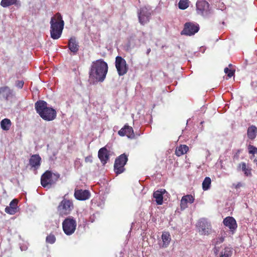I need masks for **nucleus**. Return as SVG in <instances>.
Wrapping results in <instances>:
<instances>
[{
	"label": "nucleus",
	"mask_w": 257,
	"mask_h": 257,
	"mask_svg": "<svg viewBox=\"0 0 257 257\" xmlns=\"http://www.w3.org/2000/svg\"><path fill=\"white\" fill-rule=\"evenodd\" d=\"M108 71V65L103 60L100 59L92 62L89 71V77H94L99 82L105 78Z\"/></svg>",
	"instance_id": "f257e3e1"
},
{
	"label": "nucleus",
	"mask_w": 257,
	"mask_h": 257,
	"mask_svg": "<svg viewBox=\"0 0 257 257\" xmlns=\"http://www.w3.org/2000/svg\"><path fill=\"white\" fill-rule=\"evenodd\" d=\"M35 107L37 113L45 120L51 121L56 117V110L52 107L48 106L47 103L44 100L37 101L35 103Z\"/></svg>",
	"instance_id": "f03ea898"
},
{
	"label": "nucleus",
	"mask_w": 257,
	"mask_h": 257,
	"mask_svg": "<svg viewBox=\"0 0 257 257\" xmlns=\"http://www.w3.org/2000/svg\"><path fill=\"white\" fill-rule=\"evenodd\" d=\"M50 35L53 39H58L61 36L64 22L60 13H57L50 21Z\"/></svg>",
	"instance_id": "7ed1b4c3"
},
{
	"label": "nucleus",
	"mask_w": 257,
	"mask_h": 257,
	"mask_svg": "<svg viewBox=\"0 0 257 257\" xmlns=\"http://www.w3.org/2000/svg\"><path fill=\"white\" fill-rule=\"evenodd\" d=\"M63 197L57 207V213L60 217H65L69 215L74 209V205L71 199Z\"/></svg>",
	"instance_id": "20e7f679"
},
{
	"label": "nucleus",
	"mask_w": 257,
	"mask_h": 257,
	"mask_svg": "<svg viewBox=\"0 0 257 257\" xmlns=\"http://www.w3.org/2000/svg\"><path fill=\"white\" fill-rule=\"evenodd\" d=\"M76 226V221L72 217H67L62 222L63 230L67 235H70L74 233Z\"/></svg>",
	"instance_id": "39448f33"
},
{
	"label": "nucleus",
	"mask_w": 257,
	"mask_h": 257,
	"mask_svg": "<svg viewBox=\"0 0 257 257\" xmlns=\"http://www.w3.org/2000/svg\"><path fill=\"white\" fill-rule=\"evenodd\" d=\"M128 161L127 156L123 154L115 159L114 164V171L116 175L123 173L124 170V166Z\"/></svg>",
	"instance_id": "423d86ee"
},
{
	"label": "nucleus",
	"mask_w": 257,
	"mask_h": 257,
	"mask_svg": "<svg viewBox=\"0 0 257 257\" xmlns=\"http://www.w3.org/2000/svg\"><path fill=\"white\" fill-rule=\"evenodd\" d=\"M115 66L119 76L125 75L128 70V66L126 61L121 56L116 57Z\"/></svg>",
	"instance_id": "0eeeda50"
},
{
	"label": "nucleus",
	"mask_w": 257,
	"mask_h": 257,
	"mask_svg": "<svg viewBox=\"0 0 257 257\" xmlns=\"http://www.w3.org/2000/svg\"><path fill=\"white\" fill-rule=\"evenodd\" d=\"M199 30V26L198 24L194 22H187L184 25L181 35L191 36L197 33Z\"/></svg>",
	"instance_id": "6e6552de"
},
{
	"label": "nucleus",
	"mask_w": 257,
	"mask_h": 257,
	"mask_svg": "<svg viewBox=\"0 0 257 257\" xmlns=\"http://www.w3.org/2000/svg\"><path fill=\"white\" fill-rule=\"evenodd\" d=\"M197 226L199 232L201 235H208L212 232L211 224L206 219H200L197 223Z\"/></svg>",
	"instance_id": "1a4fd4ad"
},
{
	"label": "nucleus",
	"mask_w": 257,
	"mask_h": 257,
	"mask_svg": "<svg viewBox=\"0 0 257 257\" xmlns=\"http://www.w3.org/2000/svg\"><path fill=\"white\" fill-rule=\"evenodd\" d=\"M138 14L139 21L141 25H144L149 22L151 14L150 10L146 7L141 8Z\"/></svg>",
	"instance_id": "9d476101"
},
{
	"label": "nucleus",
	"mask_w": 257,
	"mask_h": 257,
	"mask_svg": "<svg viewBox=\"0 0 257 257\" xmlns=\"http://www.w3.org/2000/svg\"><path fill=\"white\" fill-rule=\"evenodd\" d=\"M52 173L50 171H46L42 174L41 177V184L44 188H50L55 182L52 180Z\"/></svg>",
	"instance_id": "9b49d317"
},
{
	"label": "nucleus",
	"mask_w": 257,
	"mask_h": 257,
	"mask_svg": "<svg viewBox=\"0 0 257 257\" xmlns=\"http://www.w3.org/2000/svg\"><path fill=\"white\" fill-rule=\"evenodd\" d=\"M223 224L227 227L230 231L233 234L237 227V224L235 219L231 216L225 217L223 221Z\"/></svg>",
	"instance_id": "f8f14e48"
},
{
	"label": "nucleus",
	"mask_w": 257,
	"mask_h": 257,
	"mask_svg": "<svg viewBox=\"0 0 257 257\" xmlns=\"http://www.w3.org/2000/svg\"><path fill=\"white\" fill-rule=\"evenodd\" d=\"M118 134L121 137L126 136L127 138L131 139L135 138V135L133 127L127 124H125L124 126L118 132Z\"/></svg>",
	"instance_id": "ddd939ff"
},
{
	"label": "nucleus",
	"mask_w": 257,
	"mask_h": 257,
	"mask_svg": "<svg viewBox=\"0 0 257 257\" xmlns=\"http://www.w3.org/2000/svg\"><path fill=\"white\" fill-rule=\"evenodd\" d=\"M74 196L78 200H86L90 196V193L87 190L75 189Z\"/></svg>",
	"instance_id": "4468645a"
},
{
	"label": "nucleus",
	"mask_w": 257,
	"mask_h": 257,
	"mask_svg": "<svg viewBox=\"0 0 257 257\" xmlns=\"http://www.w3.org/2000/svg\"><path fill=\"white\" fill-rule=\"evenodd\" d=\"M209 5L206 1H198L196 3V11L198 14L203 15L209 10Z\"/></svg>",
	"instance_id": "2eb2a0df"
},
{
	"label": "nucleus",
	"mask_w": 257,
	"mask_h": 257,
	"mask_svg": "<svg viewBox=\"0 0 257 257\" xmlns=\"http://www.w3.org/2000/svg\"><path fill=\"white\" fill-rule=\"evenodd\" d=\"M98 157L101 163L104 165L109 159V151L105 147H103L98 151Z\"/></svg>",
	"instance_id": "dca6fc26"
},
{
	"label": "nucleus",
	"mask_w": 257,
	"mask_h": 257,
	"mask_svg": "<svg viewBox=\"0 0 257 257\" xmlns=\"http://www.w3.org/2000/svg\"><path fill=\"white\" fill-rule=\"evenodd\" d=\"M41 158L38 154L33 155L29 159V165L34 170H37L41 165Z\"/></svg>",
	"instance_id": "f3484780"
},
{
	"label": "nucleus",
	"mask_w": 257,
	"mask_h": 257,
	"mask_svg": "<svg viewBox=\"0 0 257 257\" xmlns=\"http://www.w3.org/2000/svg\"><path fill=\"white\" fill-rule=\"evenodd\" d=\"M18 200L17 199H13L10 203V206L6 207L5 211L6 213L13 215L18 211Z\"/></svg>",
	"instance_id": "a211bd4d"
},
{
	"label": "nucleus",
	"mask_w": 257,
	"mask_h": 257,
	"mask_svg": "<svg viewBox=\"0 0 257 257\" xmlns=\"http://www.w3.org/2000/svg\"><path fill=\"white\" fill-rule=\"evenodd\" d=\"M195 198L192 195H186L182 197L180 202V207L181 209H185L188 207L187 204L193 203Z\"/></svg>",
	"instance_id": "6ab92c4d"
},
{
	"label": "nucleus",
	"mask_w": 257,
	"mask_h": 257,
	"mask_svg": "<svg viewBox=\"0 0 257 257\" xmlns=\"http://www.w3.org/2000/svg\"><path fill=\"white\" fill-rule=\"evenodd\" d=\"M166 192L165 189H161L155 191L153 193V197L155 198L156 203L158 205H162L163 203V194Z\"/></svg>",
	"instance_id": "aec40b11"
},
{
	"label": "nucleus",
	"mask_w": 257,
	"mask_h": 257,
	"mask_svg": "<svg viewBox=\"0 0 257 257\" xmlns=\"http://www.w3.org/2000/svg\"><path fill=\"white\" fill-rule=\"evenodd\" d=\"M237 169L238 170H241L246 177H251L252 176L251 168L248 167L245 162H241L238 164Z\"/></svg>",
	"instance_id": "412c9836"
},
{
	"label": "nucleus",
	"mask_w": 257,
	"mask_h": 257,
	"mask_svg": "<svg viewBox=\"0 0 257 257\" xmlns=\"http://www.w3.org/2000/svg\"><path fill=\"white\" fill-rule=\"evenodd\" d=\"M79 45L75 37H71L68 43V48L71 52L76 54L79 50Z\"/></svg>",
	"instance_id": "4be33fe9"
},
{
	"label": "nucleus",
	"mask_w": 257,
	"mask_h": 257,
	"mask_svg": "<svg viewBox=\"0 0 257 257\" xmlns=\"http://www.w3.org/2000/svg\"><path fill=\"white\" fill-rule=\"evenodd\" d=\"M12 95V91L7 86L0 87V97H3L6 100H8L9 98Z\"/></svg>",
	"instance_id": "5701e85b"
},
{
	"label": "nucleus",
	"mask_w": 257,
	"mask_h": 257,
	"mask_svg": "<svg viewBox=\"0 0 257 257\" xmlns=\"http://www.w3.org/2000/svg\"><path fill=\"white\" fill-rule=\"evenodd\" d=\"M257 135V127L254 125H251L247 130V136L248 139L253 140Z\"/></svg>",
	"instance_id": "b1692460"
},
{
	"label": "nucleus",
	"mask_w": 257,
	"mask_h": 257,
	"mask_svg": "<svg viewBox=\"0 0 257 257\" xmlns=\"http://www.w3.org/2000/svg\"><path fill=\"white\" fill-rule=\"evenodd\" d=\"M189 150L188 147L186 145H181L177 147L175 150V154L176 156L180 157L187 153Z\"/></svg>",
	"instance_id": "393cba45"
},
{
	"label": "nucleus",
	"mask_w": 257,
	"mask_h": 257,
	"mask_svg": "<svg viewBox=\"0 0 257 257\" xmlns=\"http://www.w3.org/2000/svg\"><path fill=\"white\" fill-rule=\"evenodd\" d=\"M162 239L163 242L162 247H167L170 244L171 241V236L169 232H163L162 235Z\"/></svg>",
	"instance_id": "a878e982"
},
{
	"label": "nucleus",
	"mask_w": 257,
	"mask_h": 257,
	"mask_svg": "<svg viewBox=\"0 0 257 257\" xmlns=\"http://www.w3.org/2000/svg\"><path fill=\"white\" fill-rule=\"evenodd\" d=\"M233 253V248L226 246L221 251L220 257H231Z\"/></svg>",
	"instance_id": "bb28decb"
},
{
	"label": "nucleus",
	"mask_w": 257,
	"mask_h": 257,
	"mask_svg": "<svg viewBox=\"0 0 257 257\" xmlns=\"http://www.w3.org/2000/svg\"><path fill=\"white\" fill-rule=\"evenodd\" d=\"M12 122L10 119L5 118L1 122V126L4 131H9L11 126Z\"/></svg>",
	"instance_id": "cd10ccee"
},
{
	"label": "nucleus",
	"mask_w": 257,
	"mask_h": 257,
	"mask_svg": "<svg viewBox=\"0 0 257 257\" xmlns=\"http://www.w3.org/2000/svg\"><path fill=\"white\" fill-rule=\"evenodd\" d=\"M248 153L251 154V156L250 157L251 160H254L255 158V155L257 154V148L255 146L249 145L247 147Z\"/></svg>",
	"instance_id": "c85d7f7f"
},
{
	"label": "nucleus",
	"mask_w": 257,
	"mask_h": 257,
	"mask_svg": "<svg viewBox=\"0 0 257 257\" xmlns=\"http://www.w3.org/2000/svg\"><path fill=\"white\" fill-rule=\"evenodd\" d=\"M17 1L18 0H2L1 5L4 8H6L13 5H16Z\"/></svg>",
	"instance_id": "c756f323"
},
{
	"label": "nucleus",
	"mask_w": 257,
	"mask_h": 257,
	"mask_svg": "<svg viewBox=\"0 0 257 257\" xmlns=\"http://www.w3.org/2000/svg\"><path fill=\"white\" fill-rule=\"evenodd\" d=\"M211 182V180L209 177H205L202 183L203 190L204 191L208 190L210 188Z\"/></svg>",
	"instance_id": "7c9ffc66"
},
{
	"label": "nucleus",
	"mask_w": 257,
	"mask_h": 257,
	"mask_svg": "<svg viewBox=\"0 0 257 257\" xmlns=\"http://www.w3.org/2000/svg\"><path fill=\"white\" fill-rule=\"evenodd\" d=\"M178 7L181 10L186 9L189 7L188 0H180Z\"/></svg>",
	"instance_id": "2f4dec72"
},
{
	"label": "nucleus",
	"mask_w": 257,
	"mask_h": 257,
	"mask_svg": "<svg viewBox=\"0 0 257 257\" xmlns=\"http://www.w3.org/2000/svg\"><path fill=\"white\" fill-rule=\"evenodd\" d=\"M56 241V237L55 235L52 233L48 235L46 238V241L48 243L53 244Z\"/></svg>",
	"instance_id": "473e14b6"
},
{
	"label": "nucleus",
	"mask_w": 257,
	"mask_h": 257,
	"mask_svg": "<svg viewBox=\"0 0 257 257\" xmlns=\"http://www.w3.org/2000/svg\"><path fill=\"white\" fill-rule=\"evenodd\" d=\"M234 70L229 69L228 68L224 69V72L229 77H231L234 74Z\"/></svg>",
	"instance_id": "72a5a7b5"
},
{
	"label": "nucleus",
	"mask_w": 257,
	"mask_h": 257,
	"mask_svg": "<svg viewBox=\"0 0 257 257\" xmlns=\"http://www.w3.org/2000/svg\"><path fill=\"white\" fill-rule=\"evenodd\" d=\"M15 84L18 88L21 89L24 86V82L23 80H17L16 81Z\"/></svg>",
	"instance_id": "f704fd0d"
},
{
	"label": "nucleus",
	"mask_w": 257,
	"mask_h": 257,
	"mask_svg": "<svg viewBox=\"0 0 257 257\" xmlns=\"http://www.w3.org/2000/svg\"><path fill=\"white\" fill-rule=\"evenodd\" d=\"M224 240V238L222 236L221 237H218L217 238H216L215 241V245L217 244H219V243H221L222 242H223Z\"/></svg>",
	"instance_id": "c9c22d12"
},
{
	"label": "nucleus",
	"mask_w": 257,
	"mask_h": 257,
	"mask_svg": "<svg viewBox=\"0 0 257 257\" xmlns=\"http://www.w3.org/2000/svg\"><path fill=\"white\" fill-rule=\"evenodd\" d=\"M85 162L86 163H90L92 162V155H89L85 158Z\"/></svg>",
	"instance_id": "e433bc0d"
},
{
	"label": "nucleus",
	"mask_w": 257,
	"mask_h": 257,
	"mask_svg": "<svg viewBox=\"0 0 257 257\" xmlns=\"http://www.w3.org/2000/svg\"><path fill=\"white\" fill-rule=\"evenodd\" d=\"M241 150H240V149L237 150L236 152L233 156V159L238 160V158H239V155L240 153H241Z\"/></svg>",
	"instance_id": "4c0bfd02"
},
{
	"label": "nucleus",
	"mask_w": 257,
	"mask_h": 257,
	"mask_svg": "<svg viewBox=\"0 0 257 257\" xmlns=\"http://www.w3.org/2000/svg\"><path fill=\"white\" fill-rule=\"evenodd\" d=\"M232 186L235 189H237L241 187L242 186V184L241 183L238 182L237 184H233Z\"/></svg>",
	"instance_id": "58836bf2"
},
{
	"label": "nucleus",
	"mask_w": 257,
	"mask_h": 257,
	"mask_svg": "<svg viewBox=\"0 0 257 257\" xmlns=\"http://www.w3.org/2000/svg\"><path fill=\"white\" fill-rule=\"evenodd\" d=\"M214 252L216 254H217L219 252V249L217 248L216 246L214 248Z\"/></svg>",
	"instance_id": "ea45409f"
},
{
	"label": "nucleus",
	"mask_w": 257,
	"mask_h": 257,
	"mask_svg": "<svg viewBox=\"0 0 257 257\" xmlns=\"http://www.w3.org/2000/svg\"><path fill=\"white\" fill-rule=\"evenodd\" d=\"M54 176L56 177V180H58V179L60 177V174H54Z\"/></svg>",
	"instance_id": "a19ab883"
},
{
	"label": "nucleus",
	"mask_w": 257,
	"mask_h": 257,
	"mask_svg": "<svg viewBox=\"0 0 257 257\" xmlns=\"http://www.w3.org/2000/svg\"><path fill=\"white\" fill-rule=\"evenodd\" d=\"M253 163H255L257 166V159H254L253 160Z\"/></svg>",
	"instance_id": "79ce46f5"
},
{
	"label": "nucleus",
	"mask_w": 257,
	"mask_h": 257,
	"mask_svg": "<svg viewBox=\"0 0 257 257\" xmlns=\"http://www.w3.org/2000/svg\"><path fill=\"white\" fill-rule=\"evenodd\" d=\"M150 51H151V49H149L147 50V53L148 55L150 53Z\"/></svg>",
	"instance_id": "37998d69"
}]
</instances>
